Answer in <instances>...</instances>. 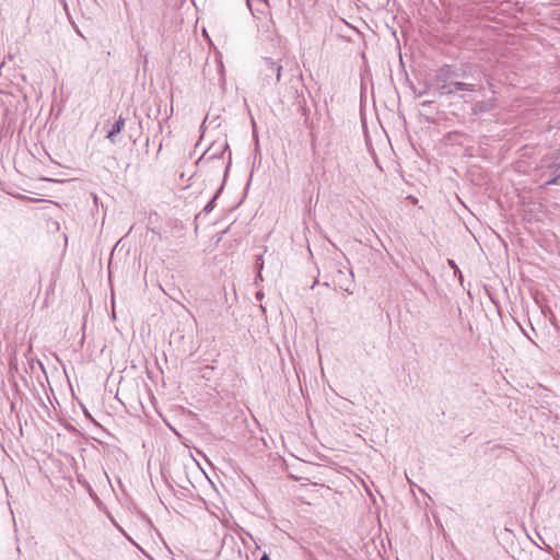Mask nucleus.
Segmentation results:
<instances>
[{
    "mask_svg": "<svg viewBox=\"0 0 560 560\" xmlns=\"http://www.w3.org/2000/svg\"><path fill=\"white\" fill-rule=\"evenodd\" d=\"M229 148L228 141L224 137L213 141L205 153L199 159V162H208L212 160H220Z\"/></svg>",
    "mask_w": 560,
    "mask_h": 560,
    "instance_id": "f257e3e1",
    "label": "nucleus"
},
{
    "mask_svg": "<svg viewBox=\"0 0 560 560\" xmlns=\"http://www.w3.org/2000/svg\"><path fill=\"white\" fill-rule=\"evenodd\" d=\"M438 89L441 91V94L447 93L452 94L457 91L471 90V86L467 83L463 82H451L448 84L439 85Z\"/></svg>",
    "mask_w": 560,
    "mask_h": 560,
    "instance_id": "f03ea898",
    "label": "nucleus"
},
{
    "mask_svg": "<svg viewBox=\"0 0 560 560\" xmlns=\"http://www.w3.org/2000/svg\"><path fill=\"white\" fill-rule=\"evenodd\" d=\"M264 62L266 66V77H268V73H275L276 75V82H280L281 74H282V66L275 62L271 58H264Z\"/></svg>",
    "mask_w": 560,
    "mask_h": 560,
    "instance_id": "7ed1b4c3",
    "label": "nucleus"
},
{
    "mask_svg": "<svg viewBox=\"0 0 560 560\" xmlns=\"http://www.w3.org/2000/svg\"><path fill=\"white\" fill-rule=\"evenodd\" d=\"M124 127L125 119L119 117L107 133V138L110 140V142H115V137L124 129Z\"/></svg>",
    "mask_w": 560,
    "mask_h": 560,
    "instance_id": "20e7f679",
    "label": "nucleus"
},
{
    "mask_svg": "<svg viewBox=\"0 0 560 560\" xmlns=\"http://www.w3.org/2000/svg\"><path fill=\"white\" fill-rule=\"evenodd\" d=\"M553 177L546 182V185H560V164L550 165Z\"/></svg>",
    "mask_w": 560,
    "mask_h": 560,
    "instance_id": "39448f33",
    "label": "nucleus"
},
{
    "mask_svg": "<svg viewBox=\"0 0 560 560\" xmlns=\"http://www.w3.org/2000/svg\"><path fill=\"white\" fill-rule=\"evenodd\" d=\"M256 298H257V300H261L264 298V293L262 292H257L256 293Z\"/></svg>",
    "mask_w": 560,
    "mask_h": 560,
    "instance_id": "423d86ee",
    "label": "nucleus"
},
{
    "mask_svg": "<svg viewBox=\"0 0 560 560\" xmlns=\"http://www.w3.org/2000/svg\"><path fill=\"white\" fill-rule=\"evenodd\" d=\"M259 560H270V558L268 557V555L265 553Z\"/></svg>",
    "mask_w": 560,
    "mask_h": 560,
    "instance_id": "0eeeda50",
    "label": "nucleus"
},
{
    "mask_svg": "<svg viewBox=\"0 0 560 560\" xmlns=\"http://www.w3.org/2000/svg\"><path fill=\"white\" fill-rule=\"evenodd\" d=\"M448 264L451 265V267L457 269L453 260H448Z\"/></svg>",
    "mask_w": 560,
    "mask_h": 560,
    "instance_id": "6e6552de",
    "label": "nucleus"
},
{
    "mask_svg": "<svg viewBox=\"0 0 560 560\" xmlns=\"http://www.w3.org/2000/svg\"><path fill=\"white\" fill-rule=\"evenodd\" d=\"M262 265H264V262H262V261H260V262L258 264V268H259V270H260V269H262Z\"/></svg>",
    "mask_w": 560,
    "mask_h": 560,
    "instance_id": "1a4fd4ad",
    "label": "nucleus"
},
{
    "mask_svg": "<svg viewBox=\"0 0 560 560\" xmlns=\"http://www.w3.org/2000/svg\"><path fill=\"white\" fill-rule=\"evenodd\" d=\"M257 280H260V281L262 280L260 272H258Z\"/></svg>",
    "mask_w": 560,
    "mask_h": 560,
    "instance_id": "9d476101",
    "label": "nucleus"
},
{
    "mask_svg": "<svg viewBox=\"0 0 560 560\" xmlns=\"http://www.w3.org/2000/svg\"><path fill=\"white\" fill-rule=\"evenodd\" d=\"M211 203L212 202H210L208 206H206L205 210H209L211 208Z\"/></svg>",
    "mask_w": 560,
    "mask_h": 560,
    "instance_id": "9b49d317",
    "label": "nucleus"
}]
</instances>
